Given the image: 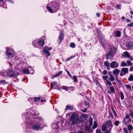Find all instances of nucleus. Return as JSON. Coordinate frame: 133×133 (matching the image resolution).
I'll return each mask as SVG.
<instances>
[{
	"label": "nucleus",
	"mask_w": 133,
	"mask_h": 133,
	"mask_svg": "<svg viewBox=\"0 0 133 133\" xmlns=\"http://www.w3.org/2000/svg\"><path fill=\"white\" fill-rule=\"evenodd\" d=\"M73 108L70 105H68L66 108V110H71Z\"/></svg>",
	"instance_id": "28"
},
{
	"label": "nucleus",
	"mask_w": 133,
	"mask_h": 133,
	"mask_svg": "<svg viewBox=\"0 0 133 133\" xmlns=\"http://www.w3.org/2000/svg\"><path fill=\"white\" fill-rule=\"evenodd\" d=\"M128 80L129 81H133V76L132 75L130 74L128 79Z\"/></svg>",
	"instance_id": "26"
},
{
	"label": "nucleus",
	"mask_w": 133,
	"mask_h": 133,
	"mask_svg": "<svg viewBox=\"0 0 133 133\" xmlns=\"http://www.w3.org/2000/svg\"><path fill=\"white\" fill-rule=\"evenodd\" d=\"M125 86L127 89H131V87L129 85H126Z\"/></svg>",
	"instance_id": "42"
},
{
	"label": "nucleus",
	"mask_w": 133,
	"mask_h": 133,
	"mask_svg": "<svg viewBox=\"0 0 133 133\" xmlns=\"http://www.w3.org/2000/svg\"><path fill=\"white\" fill-rule=\"evenodd\" d=\"M112 112L114 113L115 115V116H116L117 115L116 114L115 112V110L113 109V108H112Z\"/></svg>",
	"instance_id": "46"
},
{
	"label": "nucleus",
	"mask_w": 133,
	"mask_h": 133,
	"mask_svg": "<svg viewBox=\"0 0 133 133\" xmlns=\"http://www.w3.org/2000/svg\"><path fill=\"white\" fill-rule=\"evenodd\" d=\"M42 120L41 118H30L27 120L26 121L28 124L32 125V128L33 129L38 130L41 128V125L37 122H38V120L40 121Z\"/></svg>",
	"instance_id": "1"
},
{
	"label": "nucleus",
	"mask_w": 133,
	"mask_h": 133,
	"mask_svg": "<svg viewBox=\"0 0 133 133\" xmlns=\"http://www.w3.org/2000/svg\"><path fill=\"white\" fill-rule=\"evenodd\" d=\"M105 56L107 57V59H111L112 58L113 54L111 52V51H109L106 54Z\"/></svg>",
	"instance_id": "6"
},
{
	"label": "nucleus",
	"mask_w": 133,
	"mask_h": 133,
	"mask_svg": "<svg viewBox=\"0 0 133 133\" xmlns=\"http://www.w3.org/2000/svg\"><path fill=\"white\" fill-rule=\"evenodd\" d=\"M47 9L50 12L52 13L53 10L50 6H47L46 7Z\"/></svg>",
	"instance_id": "30"
},
{
	"label": "nucleus",
	"mask_w": 133,
	"mask_h": 133,
	"mask_svg": "<svg viewBox=\"0 0 133 133\" xmlns=\"http://www.w3.org/2000/svg\"><path fill=\"white\" fill-rule=\"evenodd\" d=\"M126 46L127 47L131 48L133 47V43L132 42H128L126 44Z\"/></svg>",
	"instance_id": "11"
},
{
	"label": "nucleus",
	"mask_w": 133,
	"mask_h": 133,
	"mask_svg": "<svg viewBox=\"0 0 133 133\" xmlns=\"http://www.w3.org/2000/svg\"><path fill=\"white\" fill-rule=\"evenodd\" d=\"M108 77V76H103V79L105 80H107V78Z\"/></svg>",
	"instance_id": "45"
},
{
	"label": "nucleus",
	"mask_w": 133,
	"mask_h": 133,
	"mask_svg": "<svg viewBox=\"0 0 133 133\" xmlns=\"http://www.w3.org/2000/svg\"><path fill=\"white\" fill-rule=\"evenodd\" d=\"M87 110V108H85L84 110H82V111L84 112H86V111Z\"/></svg>",
	"instance_id": "50"
},
{
	"label": "nucleus",
	"mask_w": 133,
	"mask_h": 133,
	"mask_svg": "<svg viewBox=\"0 0 133 133\" xmlns=\"http://www.w3.org/2000/svg\"><path fill=\"white\" fill-rule=\"evenodd\" d=\"M53 8L54 9L55 11H57L59 8L58 5L56 4L54 5Z\"/></svg>",
	"instance_id": "16"
},
{
	"label": "nucleus",
	"mask_w": 133,
	"mask_h": 133,
	"mask_svg": "<svg viewBox=\"0 0 133 133\" xmlns=\"http://www.w3.org/2000/svg\"><path fill=\"white\" fill-rule=\"evenodd\" d=\"M6 73H7V72H5L4 74H1V76H2L3 77H6L7 76H8V75H7V74H6Z\"/></svg>",
	"instance_id": "39"
},
{
	"label": "nucleus",
	"mask_w": 133,
	"mask_h": 133,
	"mask_svg": "<svg viewBox=\"0 0 133 133\" xmlns=\"http://www.w3.org/2000/svg\"><path fill=\"white\" fill-rule=\"evenodd\" d=\"M98 37L101 44L103 45V46H104L105 44L103 43V42L104 41V38L101 36H99Z\"/></svg>",
	"instance_id": "9"
},
{
	"label": "nucleus",
	"mask_w": 133,
	"mask_h": 133,
	"mask_svg": "<svg viewBox=\"0 0 133 133\" xmlns=\"http://www.w3.org/2000/svg\"><path fill=\"white\" fill-rule=\"evenodd\" d=\"M90 128L91 127H90L88 126H86L85 128L86 131L87 132H88L89 133H90V131L91 132H92V131L91 130H90Z\"/></svg>",
	"instance_id": "17"
},
{
	"label": "nucleus",
	"mask_w": 133,
	"mask_h": 133,
	"mask_svg": "<svg viewBox=\"0 0 133 133\" xmlns=\"http://www.w3.org/2000/svg\"><path fill=\"white\" fill-rule=\"evenodd\" d=\"M73 79L74 80V81L75 82H77V77L75 76H73L72 77Z\"/></svg>",
	"instance_id": "35"
},
{
	"label": "nucleus",
	"mask_w": 133,
	"mask_h": 133,
	"mask_svg": "<svg viewBox=\"0 0 133 133\" xmlns=\"http://www.w3.org/2000/svg\"><path fill=\"white\" fill-rule=\"evenodd\" d=\"M109 62L108 61H106L104 62V65L108 69L110 70V68L109 66Z\"/></svg>",
	"instance_id": "13"
},
{
	"label": "nucleus",
	"mask_w": 133,
	"mask_h": 133,
	"mask_svg": "<svg viewBox=\"0 0 133 133\" xmlns=\"http://www.w3.org/2000/svg\"><path fill=\"white\" fill-rule=\"evenodd\" d=\"M109 115H110V116L111 117H112V113H111V112H109Z\"/></svg>",
	"instance_id": "57"
},
{
	"label": "nucleus",
	"mask_w": 133,
	"mask_h": 133,
	"mask_svg": "<svg viewBox=\"0 0 133 133\" xmlns=\"http://www.w3.org/2000/svg\"><path fill=\"white\" fill-rule=\"evenodd\" d=\"M57 84V83L56 82H52L51 84V88H53L54 86L56 85Z\"/></svg>",
	"instance_id": "31"
},
{
	"label": "nucleus",
	"mask_w": 133,
	"mask_h": 133,
	"mask_svg": "<svg viewBox=\"0 0 133 133\" xmlns=\"http://www.w3.org/2000/svg\"><path fill=\"white\" fill-rule=\"evenodd\" d=\"M106 82L108 85H112V83L110 81H108L107 80Z\"/></svg>",
	"instance_id": "38"
},
{
	"label": "nucleus",
	"mask_w": 133,
	"mask_h": 133,
	"mask_svg": "<svg viewBox=\"0 0 133 133\" xmlns=\"http://www.w3.org/2000/svg\"><path fill=\"white\" fill-rule=\"evenodd\" d=\"M126 20V21L128 22H130V20L128 19H127Z\"/></svg>",
	"instance_id": "62"
},
{
	"label": "nucleus",
	"mask_w": 133,
	"mask_h": 133,
	"mask_svg": "<svg viewBox=\"0 0 133 133\" xmlns=\"http://www.w3.org/2000/svg\"><path fill=\"white\" fill-rule=\"evenodd\" d=\"M129 118V115H127L125 116V118L128 119Z\"/></svg>",
	"instance_id": "49"
},
{
	"label": "nucleus",
	"mask_w": 133,
	"mask_h": 133,
	"mask_svg": "<svg viewBox=\"0 0 133 133\" xmlns=\"http://www.w3.org/2000/svg\"><path fill=\"white\" fill-rule=\"evenodd\" d=\"M23 72L25 74H29V70L27 69H24L23 70Z\"/></svg>",
	"instance_id": "22"
},
{
	"label": "nucleus",
	"mask_w": 133,
	"mask_h": 133,
	"mask_svg": "<svg viewBox=\"0 0 133 133\" xmlns=\"http://www.w3.org/2000/svg\"><path fill=\"white\" fill-rule=\"evenodd\" d=\"M119 64L116 61H114L111 62L110 66L111 68H116L118 67Z\"/></svg>",
	"instance_id": "5"
},
{
	"label": "nucleus",
	"mask_w": 133,
	"mask_h": 133,
	"mask_svg": "<svg viewBox=\"0 0 133 133\" xmlns=\"http://www.w3.org/2000/svg\"><path fill=\"white\" fill-rule=\"evenodd\" d=\"M110 91H108V92L109 94H111V92H115V90L114 89V88L113 86L112 87H110Z\"/></svg>",
	"instance_id": "18"
},
{
	"label": "nucleus",
	"mask_w": 133,
	"mask_h": 133,
	"mask_svg": "<svg viewBox=\"0 0 133 133\" xmlns=\"http://www.w3.org/2000/svg\"><path fill=\"white\" fill-rule=\"evenodd\" d=\"M133 71V66H132L130 69V71Z\"/></svg>",
	"instance_id": "51"
},
{
	"label": "nucleus",
	"mask_w": 133,
	"mask_h": 133,
	"mask_svg": "<svg viewBox=\"0 0 133 133\" xmlns=\"http://www.w3.org/2000/svg\"><path fill=\"white\" fill-rule=\"evenodd\" d=\"M119 123V122L118 121H117L115 122V125L116 126H117Z\"/></svg>",
	"instance_id": "40"
},
{
	"label": "nucleus",
	"mask_w": 133,
	"mask_h": 133,
	"mask_svg": "<svg viewBox=\"0 0 133 133\" xmlns=\"http://www.w3.org/2000/svg\"><path fill=\"white\" fill-rule=\"evenodd\" d=\"M74 56H72L70 57H69V58H68L67 59V61H68V60H69L71 58H72V57H74Z\"/></svg>",
	"instance_id": "54"
},
{
	"label": "nucleus",
	"mask_w": 133,
	"mask_h": 133,
	"mask_svg": "<svg viewBox=\"0 0 133 133\" xmlns=\"http://www.w3.org/2000/svg\"><path fill=\"white\" fill-rule=\"evenodd\" d=\"M127 66V64L124 61H123L121 62V66Z\"/></svg>",
	"instance_id": "29"
},
{
	"label": "nucleus",
	"mask_w": 133,
	"mask_h": 133,
	"mask_svg": "<svg viewBox=\"0 0 133 133\" xmlns=\"http://www.w3.org/2000/svg\"><path fill=\"white\" fill-rule=\"evenodd\" d=\"M130 115L132 117H133V112H131Z\"/></svg>",
	"instance_id": "59"
},
{
	"label": "nucleus",
	"mask_w": 133,
	"mask_h": 133,
	"mask_svg": "<svg viewBox=\"0 0 133 133\" xmlns=\"http://www.w3.org/2000/svg\"><path fill=\"white\" fill-rule=\"evenodd\" d=\"M127 127L128 128V129L129 131H130L133 129L132 126L130 124H128L127 125Z\"/></svg>",
	"instance_id": "19"
},
{
	"label": "nucleus",
	"mask_w": 133,
	"mask_h": 133,
	"mask_svg": "<svg viewBox=\"0 0 133 133\" xmlns=\"http://www.w3.org/2000/svg\"><path fill=\"white\" fill-rule=\"evenodd\" d=\"M70 121L72 122L71 124L72 125H74L76 123L79 122H80V120L78 117H76L75 115L74 114H73L71 116Z\"/></svg>",
	"instance_id": "3"
},
{
	"label": "nucleus",
	"mask_w": 133,
	"mask_h": 133,
	"mask_svg": "<svg viewBox=\"0 0 133 133\" xmlns=\"http://www.w3.org/2000/svg\"><path fill=\"white\" fill-rule=\"evenodd\" d=\"M128 26H133V23H131L129 24L128 25Z\"/></svg>",
	"instance_id": "48"
},
{
	"label": "nucleus",
	"mask_w": 133,
	"mask_h": 133,
	"mask_svg": "<svg viewBox=\"0 0 133 133\" xmlns=\"http://www.w3.org/2000/svg\"><path fill=\"white\" fill-rule=\"evenodd\" d=\"M7 75H8V76L12 77L15 76V72L12 70H10L6 73Z\"/></svg>",
	"instance_id": "8"
},
{
	"label": "nucleus",
	"mask_w": 133,
	"mask_h": 133,
	"mask_svg": "<svg viewBox=\"0 0 133 133\" xmlns=\"http://www.w3.org/2000/svg\"><path fill=\"white\" fill-rule=\"evenodd\" d=\"M117 51V49L115 47H112L110 49V51H111V52L114 53L115 52Z\"/></svg>",
	"instance_id": "21"
},
{
	"label": "nucleus",
	"mask_w": 133,
	"mask_h": 133,
	"mask_svg": "<svg viewBox=\"0 0 133 133\" xmlns=\"http://www.w3.org/2000/svg\"><path fill=\"white\" fill-rule=\"evenodd\" d=\"M129 58V59L131 60V61H132L133 60V58H132V57H131L130 56V57Z\"/></svg>",
	"instance_id": "56"
},
{
	"label": "nucleus",
	"mask_w": 133,
	"mask_h": 133,
	"mask_svg": "<svg viewBox=\"0 0 133 133\" xmlns=\"http://www.w3.org/2000/svg\"><path fill=\"white\" fill-rule=\"evenodd\" d=\"M123 130L124 131H126L127 130V129H126V128H123Z\"/></svg>",
	"instance_id": "60"
},
{
	"label": "nucleus",
	"mask_w": 133,
	"mask_h": 133,
	"mask_svg": "<svg viewBox=\"0 0 133 133\" xmlns=\"http://www.w3.org/2000/svg\"><path fill=\"white\" fill-rule=\"evenodd\" d=\"M52 49V48L50 47V48H49L48 49V50H51Z\"/></svg>",
	"instance_id": "63"
},
{
	"label": "nucleus",
	"mask_w": 133,
	"mask_h": 133,
	"mask_svg": "<svg viewBox=\"0 0 133 133\" xmlns=\"http://www.w3.org/2000/svg\"><path fill=\"white\" fill-rule=\"evenodd\" d=\"M125 73H124L123 72H122V70H121V73H120V75L121 76H123L124 75H125Z\"/></svg>",
	"instance_id": "44"
},
{
	"label": "nucleus",
	"mask_w": 133,
	"mask_h": 133,
	"mask_svg": "<svg viewBox=\"0 0 133 133\" xmlns=\"http://www.w3.org/2000/svg\"><path fill=\"white\" fill-rule=\"evenodd\" d=\"M15 54L12 50L10 49H8L6 52V56H8V58H10L15 56Z\"/></svg>",
	"instance_id": "4"
},
{
	"label": "nucleus",
	"mask_w": 133,
	"mask_h": 133,
	"mask_svg": "<svg viewBox=\"0 0 133 133\" xmlns=\"http://www.w3.org/2000/svg\"><path fill=\"white\" fill-rule=\"evenodd\" d=\"M117 8L118 9H121V6L119 5H117Z\"/></svg>",
	"instance_id": "55"
},
{
	"label": "nucleus",
	"mask_w": 133,
	"mask_h": 133,
	"mask_svg": "<svg viewBox=\"0 0 133 133\" xmlns=\"http://www.w3.org/2000/svg\"><path fill=\"white\" fill-rule=\"evenodd\" d=\"M66 72L68 73V74L69 75L70 77H71V76L70 75V74L69 72L68 71H66Z\"/></svg>",
	"instance_id": "52"
},
{
	"label": "nucleus",
	"mask_w": 133,
	"mask_h": 133,
	"mask_svg": "<svg viewBox=\"0 0 133 133\" xmlns=\"http://www.w3.org/2000/svg\"><path fill=\"white\" fill-rule=\"evenodd\" d=\"M128 68H123L121 69L122 72H123L125 74L128 73Z\"/></svg>",
	"instance_id": "12"
},
{
	"label": "nucleus",
	"mask_w": 133,
	"mask_h": 133,
	"mask_svg": "<svg viewBox=\"0 0 133 133\" xmlns=\"http://www.w3.org/2000/svg\"><path fill=\"white\" fill-rule=\"evenodd\" d=\"M97 16L98 17H99L100 16V14L99 13H97Z\"/></svg>",
	"instance_id": "61"
},
{
	"label": "nucleus",
	"mask_w": 133,
	"mask_h": 133,
	"mask_svg": "<svg viewBox=\"0 0 133 133\" xmlns=\"http://www.w3.org/2000/svg\"><path fill=\"white\" fill-rule=\"evenodd\" d=\"M97 126V122L95 121L94 122V125L92 127V128L94 129H95L96 128Z\"/></svg>",
	"instance_id": "25"
},
{
	"label": "nucleus",
	"mask_w": 133,
	"mask_h": 133,
	"mask_svg": "<svg viewBox=\"0 0 133 133\" xmlns=\"http://www.w3.org/2000/svg\"><path fill=\"white\" fill-rule=\"evenodd\" d=\"M62 88L63 89H65L66 90V91H68V87H66L65 86H64Z\"/></svg>",
	"instance_id": "43"
},
{
	"label": "nucleus",
	"mask_w": 133,
	"mask_h": 133,
	"mask_svg": "<svg viewBox=\"0 0 133 133\" xmlns=\"http://www.w3.org/2000/svg\"><path fill=\"white\" fill-rule=\"evenodd\" d=\"M43 51L45 53V54H46L47 56H49L50 54V52L47 50H43Z\"/></svg>",
	"instance_id": "23"
},
{
	"label": "nucleus",
	"mask_w": 133,
	"mask_h": 133,
	"mask_svg": "<svg viewBox=\"0 0 133 133\" xmlns=\"http://www.w3.org/2000/svg\"><path fill=\"white\" fill-rule=\"evenodd\" d=\"M0 83L3 84H6L7 83L4 80L0 81Z\"/></svg>",
	"instance_id": "36"
},
{
	"label": "nucleus",
	"mask_w": 133,
	"mask_h": 133,
	"mask_svg": "<svg viewBox=\"0 0 133 133\" xmlns=\"http://www.w3.org/2000/svg\"><path fill=\"white\" fill-rule=\"evenodd\" d=\"M113 127L112 121L109 120L107 121L105 124H103L102 126V130L106 132L104 133H110L111 130Z\"/></svg>",
	"instance_id": "2"
},
{
	"label": "nucleus",
	"mask_w": 133,
	"mask_h": 133,
	"mask_svg": "<svg viewBox=\"0 0 133 133\" xmlns=\"http://www.w3.org/2000/svg\"><path fill=\"white\" fill-rule=\"evenodd\" d=\"M101 131L100 129H97L96 130V133H100Z\"/></svg>",
	"instance_id": "47"
},
{
	"label": "nucleus",
	"mask_w": 133,
	"mask_h": 133,
	"mask_svg": "<svg viewBox=\"0 0 133 133\" xmlns=\"http://www.w3.org/2000/svg\"><path fill=\"white\" fill-rule=\"evenodd\" d=\"M122 56L124 58H126V57L129 58L130 57V55L127 51H125L124 52Z\"/></svg>",
	"instance_id": "10"
},
{
	"label": "nucleus",
	"mask_w": 133,
	"mask_h": 133,
	"mask_svg": "<svg viewBox=\"0 0 133 133\" xmlns=\"http://www.w3.org/2000/svg\"><path fill=\"white\" fill-rule=\"evenodd\" d=\"M126 63V64L128 66H130L133 65V63L129 60H127Z\"/></svg>",
	"instance_id": "27"
},
{
	"label": "nucleus",
	"mask_w": 133,
	"mask_h": 133,
	"mask_svg": "<svg viewBox=\"0 0 133 133\" xmlns=\"http://www.w3.org/2000/svg\"><path fill=\"white\" fill-rule=\"evenodd\" d=\"M120 97L122 99H124V94L122 91L120 92Z\"/></svg>",
	"instance_id": "33"
},
{
	"label": "nucleus",
	"mask_w": 133,
	"mask_h": 133,
	"mask_svg": "<svg viewBox=\"0 0 133 133\" xmlns=\"http://www.w3.org/2000/svg\"><path fill=\"white\" fill-rule=\"evenodd\" d=\"M38 44L39 46H43L44 44V41L42 39L40 40L38 42Z\"/></svg>",
	"instance_id": "15"
},
{
	"label": "nucleus",
	"mask_w": 133,
	"mask_h": 133,
	"mask_svg": "<svg viewBox=\"0 0 133 133\" xmlns=\"http://www.w3.org/2000/svg\"><path fill=\"white\" fill-rule=\"evenodd\" d=\"M107 71L106 70H104L103 72V74L104 75H105L107 74Z\"/></svg>",
	"instance_id": "41"
},
{
	"label": "nucleus",
	"mask_w": 133,
	"mask_h": 133,
	"mask_svg": "<svg viewBox=\"0 0 133 133\" xmlns=\"http://www.w3.org/2000/svg\"><path fill=\"white\" fill-rule=\"evenodd\" d=\"M59 74H56L55 75L56 76V77L59 76L58 75Z\"/></svg>",
	"instance_id": "64"
},
{
	"label": "nucleus",
	"mask_w": 133,
	"mask_h": 133,
	"mask_svg": "<svg viewBox=\"0 0 133 133\" xmlns=\"http://www.w3.org/2000/svg\"><path fill=\"white\" fill-rule=\"evenodd\" d=\"M62 73V71H59L58 72V74H59L58 75H59L60 74H61Z\"/></svg>",
	"instance_id": "53"
},
{
	"label": "nucleus",
	"mask_w": 133,
	"mask_h": 133,
	"mask_svg": "<svg viewBox=\"0 0 133 133\" xmlns=\"http://www.w3.org/2000/svg\"><path fill=\"white\" fill-rule=\"evenodd\" d=\"M115 34L116 37H119L121 35V33L119 31H117L115 32Z\"/></svg>",
	"instance_id": "20"
},
{
	"label": "nucleus",
	"mask_w": 133,
	"mask_h": 133,
	"mask_svg": "<svg viewBox=\"0 0 133 133\" xmlns=\"http://www.w3.org/2000/svg\"><path fill=\"white\" fill-rule=\"evenodd\" d=\"M92 121L93 119L91 117H90V118H89V122L90 127L92 125Z\"/></svg>",
	"instance_id": "32"
},
{
	"label": "nucleus",
	"mask_w": 133,
	"mask_h": 133,
	"mask_svg": "<svg viewBox=\"0 0 133 133\" xmlns=\"http://www.w3.org/2000/svg\"><path fill=\"white\" fill-rule=\"evenodd\" d=\"M64 36V34L63 33H61V34L59 35L58 37L59 39L60 40V42L59 44L60 43L61 41L63 39V37Z\"/></svg>",
	"instance_id": "14"
},
{
	"label": "nucleus",
	"mask_w": 133,
	"mask_h": 133,
	"mask_svg": "<svg viewBox=\"0 0 133 133\" xmlns=\"http://www.w3.org/2000/svg\"><path fill=\"white\" fill-rule=\"evenodd\" d=\"M70 46L72 48H74L75 46V45L74 43H71L70 44Z\"/></svg>",
	"instance_id": "37"
},
{
	"label": "nucleus",
	"mask_w": 133,
	"mask_h": 133,
	"mask_svg": "<svg viewBox=\"0 0 133 133\" xmlns=\"http://www.w3.org/2000/svg\"><path fill=\"white\" fill-rule=\"evenodd\" d=\"M109 79L111 81H113L115 80L114 77L112 75H110Z\"/></svg>",
	"instance_id": "24"
},
{
	"label": "nucleus",
	"mask_w": 133,
	"mask_h": 133,
	"mask_svg": "<svg viewBox=\"0 0 133 133\" xmlns=\"http://www.w3.org/2000/svg\"><path fill=\"white\" fill-rule=\"evenodd\" d=\"M77 133H83L82 131H79L77 132Z\"/></svg>",
	"instance_id": "58"
},
{
	"label": "nucleus",
	"mask_w": 133,
	"mask_h": 133,
	"mask_svg": "<svg viewBox=\"0 0 133 133\" xmlns=\"http://www.w3.org/2000/svg\"><path fill=\"white\" fill-rule=\"evenodd\" d=\"M120 70L118 69L115 68L113 71L112 73L114 76H117L119 74Z\"/></svg>",
	"instance_id": "7"
},
{
	"label": "nucleus",
	"mask_w": 133,
	"mask_h": 133,
	"mask_svg": "<svg viewBox=\"0 0 133 133\" xmlns=\"http://www.w3.org/2000/svg\"><path fill=\"white\" fill-rule=\"evenodd\" d=\"M41 98L40 97H35L34 98V101L35 102H36L39 100Z\"/></svg>",
	"instance_id": "34"
}]
</instances>
